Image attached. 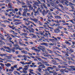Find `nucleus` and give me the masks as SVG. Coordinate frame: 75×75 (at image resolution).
Instances as JSON below:
<instances>
[{
  "label": "nucleus",
  "instance_id": "f257e3e1",
  "mask_svg": "<svg viewBox=\"0 0 75 75\" xmlns=\"http://www.w3.org/2000/svg\"><path fill=\"white\" fill-rule=\"evenodd\" d=\"M37 1H38V2H36L35 3H34L33 4H34V5H35V6H38V7H40L39 4H42V3L41 2V1L39 0H37Z\"/></svg>",
  "mask_w": 75,
  "mask_h": 75
},
{
  "label": "nucleus",
  "instance_id": "f03ea898",
  "mask_svg": "<svg viewBox=\"0 0 75 75\" xmlns=\"http://www.w3.org/2000/svg\"><path fill=\"white\" fill-rule=\"evenodd\" d=\"M59 2L60 3H62V4H63V5H64L65 4L66 6H68V4L66 2H64V1H65V0H61V1H60V0H59ZM64 3L65 4H64Z\"/></svg>",
  "mask_w": 75,
  "mask_h": 75
},
{
  "label": "nucleus",
  "instance_id": "7ed1b4c3",
  "mask_svg": "<svg viewBox=\"0 0 75 75\" xmlns=\"http://www.w3.org/2000/svg\"><path fill=\"white\" fill-rule=\"evenodd\" d=\"M54 33L56 34H58L60 33V30L58 29V28H57L55 29L54 30Z\"/></svg>",
  "mask_w": 75,
  "mask_h": 75
},
{
  "label": "nucleus",
  "instance_id": "20e7f679",
  "mask_svg": "<svg viewBox=\"0 0 75 75\" xmlns=\"http://www.w3.org/2000/svg\"><path fill=\"white\" fill-rule=\"evenodd\" d=\"M14 46L15 47H16V50H18V48H19V45H18V44L17 43L15 45H14Z\"/></svg>",
  "mask_w": 75,
  "mask_h": 75
},
{
  "label": "nucleus",
  "instance_id": "39448f33",
  "mask_svg": "<svg viewBox=\"0 0 75 75\" xmlns=\"http://www.w3.org/2000/svg\"><path fill=\"white\" fill-rule=\"evenodd\" d=\"M41 47L42 51L43 52H45V47L42 46H41Z\"/></svg>",
  "mask_w": 75,
  "mask_h": 75
},
{
  "label": "nucleus",
  "instance_id": "423d86ee",
  "mask_svg": "<svg viewBox=\"0 0 75 75\" xmlns=\"http://www.w3.org/2000/svg\"><path fill=\"white\" fill-rule=\"evenodd\" d=\"M8 7L10 8H13V7H12V4L11 3H9L8 4Z\"/></svg>",
  "mask_w": 75,
  "mask_h": 75
},
{
  "label": "nucleus",
  "instance_id": "0eeeda50",
  "mask_svg": "<svg viewBox=\"0 0 75 75\" xmlns=\"http://www.w3.org/2000/svg\"><path fill=\"white\" fill-rule=\"evenodd\" d=\"M69 6H74V4L72 3L71 2H69L68 5Z\"/></svg>",
  "mask_w": 75,
  "mask_h": 75
},
{
  "label": "nucleus",
  "instance_id": "6e6552de",
  "mask_svg": "<svg viewBox=\"0 0 75 75\" xmlns=\"http://www.w3.org/2000/svg\"><path fill=\"white\" fill-rule=\"evenodd\" d=\"M59 70L60 71V72H62L61 73V74H64V69H59Z\"/></svg>",
  "mask_w": 75,
  "mask_h": 75
},
{
  "label": "nucleus",
  "instance_id": "1a4fd4ad",
  "mask_svg": "<svg viewBox=\"0 0 75 75\" xmlns=\"http://www.w3.org/2000/svg\"><path fill=\"white\" fill-rule=\"evenodd\" d=\"M55 18H56V19H59L61 18V17L58 16H54Z\"/></svg>",
  "mask_w": 75,
  "mask_h": 75
},
{
  "label": "nucleus",
  "instance_id": "9d476101",
  "mask_svg": "<svg viewBox=\"0 0 75 75\" xmlns=\"http://www.w3.org/2000/svg\"><path fill=\"white\" fill-rule=\"evenodd\" d=\"M42 13L43 16H45V13H46V11H45L44 10H43V11L42 12Z\"/></svg>",
  "mask_w": 75,
  "mask_h": 75
},
{
  "label": "nucleus",
  "instance_id": "9b49d317",
  "mask_svg": "<svg viewBox=\"0 0 75 75\" xmlns=\"http://www.w3.org/2000/svg\"><path fill=\"white\" fill-rule=\"evenodd\" d=\"M40 67H42L43 68H45V67L44 66V64H41V65H40L38 68H40Z\"/></svg>",
  "mask_w": 75,
  "mask_h": 75
},
{
  "label": "nucleus",
  "instance_id": "f8f14e48",
  "mask_svg": "<svg viewBox=\"0 0 75 75\" xmlns=\"http://www.w3.org/2000/svg\"><path fill=\"white\" fill-rule=\"evenodd\" d=\"M26 3H27V5H28V7H29V8H30L31 7V4H30V3H29V2Z\"/></svg>",
  "mask_w": 75,
  "mask_h": 75
},
{
  "label": "nucleus",
  "instance_id": "ddd939ff",
  "mask_svg": "<svg viewBox=\"0 0 75 75\" xmlns=\"http://www.w3.org/2000/svg\"><path fill=\"white\" fill-rule=\"evenodd\" d=\"M42 4L44 6V8H45V9H46V10H48V8H47V6H45V4L44 3H42Z\"/></svg>",
  "mask_w": 75,
  "mask_h": 75
},
{
  "label": "nucleus",
  "instance_id": "4468645a",
  "mask_svg": "<svg viewBox=\"0 0 75 75\" xmlns=\"http://www.w3.org/2000/svg\"><path fill=\"white\" fill-rule=\"evenodd\" d=\"M5 65L7 67H11V64L9 63H7V64H5Z\"/></svg>",
  "mask_w": 75,
  "mask_h": 75
},
{
  "label": "nucleus",
  "instance_id": "2eb2a0df",
  "mask_svg": "<svg viewBox=\"0 0 75 75\" xmlns=\"http://www.w3.org/2000/svg\"><path fill=\"white\" fill-rule=\"evenodd\" d=\"M35 14H37L38 15H40V13H39V11H38V10H37V11L35 12Z\"/></svg>",
  "mask_w": 75,
  "mask_h": 75
},
{
  "label": "nucleus",
  "instance_id": "dca6fc26",
  "mask_svg": "<svg viewBox=\"0 0 75 75\" xmlns=\"http://www.w3.org/2000/svg\"><path fill=\"white\" fill-rule=\"evenodd\" d=\"M11 51L13 53L15 52V48L14 47L12 48V49L11 50Z\"/></svg>",
  "mask_w": 75,
  "mask_h": 75
},
{
  "label": "nucleus",
  "instance_id": "f3484780",
  "mask_svg": "<svg viewBox=\"0 0 75 75\" xmlns=\"http://www.w3.org/2000/svg\"><path fill=\"white\" fill-rule=\"evenodd\" d=\"M58 5L60 7H61V8H64V6H62V5L61 4H59Z\"/></svg>",
  "mask_w": 75,
  "mask_h": 75
},
{
  "label": "nucleus",
  "instance_id": "a211bd4d",
  "mask_svg": "<svg viewBox=\"0 0 75 75\" xmlns=\"http://www.w3.org/2000/svg\"><path fill=\"white\" fill-rule=\"evenodd\" d=\"M33 21H34L36 23H37V22H38V19L35 18L33 19Z\"/></svg>",
  "mask_w": 75,
  "mask_h": 75
},
{
  "label": "nucleus",
  "instance_id": "6ab92c4d",
  "mask_svg": "<svg viewBox=\"0 0 75 75\" xmlns=\"http://www.w3.org/2000/svg\"><path fill=\"white\" fill-rule=\"evenodd\" d=\"M25 25H30V23H27V22L26 21H25Z\"/></svg>",
  "mask_w": 75,
  "mask_h": 75
},
{
  "label": "nucleus",
  "instance_id": "aec40b11",
  "mask_svg": "<svg viewBox=\"0 0 75 75\" xmlns=\"http://www.w3.org/2000/svg\"><path fill=\"white\" fill-rule=\"evenodd\" d=\"M64 71H65V72H68L69 71V69L67 68L66 69H64Z\"/></svg>",
  "mask_w": 75,
  "mask_h": 75
},
{
  "label": "nucleus",
  "instance_id": "412c9836",
  "mask_svg": "<svg viewBox=\"0 0 75 75\" xmlns=\"http://www.w3.org/2000/svg\"><path fill=\"white\" fill-rule=\"evenodd\" d=\"M22 72L24 73V74H26V73H27V71L23 69Z\"/></svg>",
  "mask_w": 75,
  "mask_h": 75
},
{
  "label": "nucleus",
  "instance_id": "4be33fe9",
  "mask_svg": "<svg viewBox=\"0 0 75 75\" xmlns=\"http://www.w3.org/2000/svg\"><path fill=\"white\" fill-rule=\"evenodd\" d=\"M21 23H22V22L18 23V22H16L14 24H15V25H19V24H21Z\"/></svg>",
  "mask_w": 75,
  "mask_h": 75
},
{
  "label": "nucleus",
  "instance_id": "5701e85b",
  "mask_svg": "<svg viewBox=\"0 0 75 75\" xmlns=\"http://www.w3.org/2000/svg\"><path fill=\"white\" fill-rule=\"evenodd\" d=\"M69 49H70V50H69V51L70 52H74V50H73L72 49H71V48L69 47Z\"/></svg>",
  "mask_w": 75,
  "mask_h": 75
},
{
  "label": "nucleus",
  "instance_id": "b1692460",
  "mask_svg": "<svg viewBox=\"0 0 75 75\" xmlns=\"http://www.w3.org/2000/svg\"><path fill=\"white\" fill-rule=\"evenodd\" d=\"M69 21H70V22H71L72 24H75V22H73L72 20H70Z\"/></svg>",
  "mask_w": 75,
  "mask_h": 75
},
{
  "label": "nucleus",
  "instance_id": "393cba45",
  "mask_svg": "<svg viewBox=\"0 0 75 75\" xmlns=\"http://www.w3.org/2000/svg\"><path fill=\"white\" fill-rule=\"evenodd\" d=\"M57 28L58 29H62V28H63V27L59 26H58Z\"/></svg>",
  "mask_w": 75,
  "mask_h": 75
},
{
  "label": "nucleus",
  "instance_id": "a878e982",
  "mask_svg": "<svg viewBox=\"0 0 75 75\" xmlns=\"http://www.w3.org/2000/svg\"><path fill=\"white\" fill-rule=\"evenodd\" d=\"M22 8H28V6H27V5H23L22 6Z\"/></svg>",
  "mask_w": 75,
  "mask_h": 75
},
{
  "label": "nucleus",
  "instance_id": "bb28decb",
  "mask_svg": "<svg viewBox=\"0 0 75 75\" xmlns=\"http://www.w3.org/2000/svg\"><path fill=\"white\" fill-rule=\"evenodd\" d=\"M47 51H49V52H50L49 53H51V52H53L51 50H50V49H47Z\"/></svg>",
  "mask_w": 75,
  "mask_h": 75
},
{
  "label": "nucleus",
  "instance_id": "cd10ccee",
  "mask_svg": "<svg viewBox=\"0 0 75 75\" xmlns=\"http://www.w3.org/2000/svg\"><path fill=\"white\" fill-rule=\"evenodd\" d=\"M24 16H25V17L26 16V13L25 12H23V16L24 17Z\"/></svg>",
  "mask_w": 75,
  "mask_h": 75
},
{
  "label": "nucleus",
  "instance_id": "c85d7f7f",
  "mask_svg": "<svg viewBox=\"0 0 75 75\" xmlns=\"http://www.w3.org/2000/svg\"><path fill=\"white\" fill-rule=\"evenodd\" d=\"M51 61L52 63H57L56 61H55V60H52Z\"/></svg>",
  "mask_w": 75,
  "mask_h": 75
},
{
  "label": "nucleus",
  "instance_id": "c756f323",
  "mask_svg": "<svg viewBox=\"0 0 75 75\" xmlns=\"http://www.w3.org/2000/svg\"><path fill=\"white\" fill-rule=\"evenodd\" d=\"M65 43H66V44H68L69 45H71V43H69L68 42H65Z\"/></svg>",
  "mask_w": 75,
  "mask_h": 75
},
{
  "label": "nucleus",
  "instance_id": "7c9ffc66",
  "mask_svg": "<svg viewBox=\"0 0 75 75\" xmlns=\"http://www.w3.org/2000/svg\"><path fill=\"white\" fill-rule=\"evenodd\" d=\"M54 59L55 60H57V61H59V62H61V60H60L59 59L57 58H54Z\"/></svg>",
  "mask_w": 75,
  "mask_h": 75
},
{
  "label": "nucleus",
  "instance_id": "2f4dec72",
  "mask_svg": "<svg viewBox=\"0 0 75 75\" xmlns=\"http://www.w3.org/2000/svg\"><path fill=\"white\" fill-rule=\"evenodd\" d=\"M43 44L44 45H45V46H46V47H48V44H47L46 43H43Z\"/></svg>",
  "mask_w": 75,
  "mask_h": 75
},
{
  "label": "nucleus",
  "instance_id": "473e14b6",
  "mask_svg": "<svg viewBox=\"0 0 75 75\" xmlns=\"http://www.w3.org/2000/svg\"><path fill=\"white\" fill-rule=\"evenodd\" d=\"M0 65H1V67H4V64L3 63H1L0 64Z\"/></svg>",
  "mask_w": 75,
  "mask_h": 75
},
{
  "label": "nucleus",
  "instance_id": "72a5a7b5",
  "mask_svg": "<svg viewBox=\"0 0 75 75\" xmlns=\"http://www.w3.org/2000/svg\"><path fill=\"white\" fill-rule=\"evenodd\" d=\"M55 8L57 9L58 11H62V10L60 9H59V8L57 7H55Z\"/></svg>",
  "mask_w": 75,
  "mask_h": 75
},
{
  "label": "nucleus",
  "instance_id": "f704fd0d",
  "mask_svg": "<svg viewBox=\"0 0 75 75\" xmlns=\"http://www.w3.org/2000/svg\"><path fill=\"white\" fill-rule=\"evenodd\" d=\"M49 40L50 41H52V42H54L55 40L53 39H50Z\"/></svg>",
  "mask_w": 75,
  "mask_h": 75
},
{
  "label": "nucleus",
  "instance_id": "c9c22d12",
  "mask_svg": "<svg viewBox=\"0 0 75 75\" xmlns=\"http://www.w3.org/2000/svg\"><path fill=\"white\" fill-rule=\"evenodd\" d=\"M20 45H24L25 47H27V45H26L25 44H24V43H21V44H20Z\"/></svg>",
  "mask_w": 75,
  "mask_h": 75
},
{
  "label": "nucleus",
  "instance_id": "e433bc0d",
  "mask_svg": "<svg viewBox=\"0 0 75 75\" xmlns=\"http://www.w3.org/2000/svg\"><path fill=\"white\" fill-rule=\"evenodd\" d=\"M14 74H18L19 75H20V73L18 72L17 71H15L14 72Z\"/></svg>",
  "mask_w": 75,
  "mask_h": 75
},
{
  "label": "nucleus",
  "instance_id": "4c0bfd02",
  "mask_svg": "<svg viewBox=\"0 0 75 75\" xmlns=\"http://www.w3.org/2000/svg\"><path fill=\"white\" fill-rule=\"evenodd\" d=\"M6 55H7V54H2V55L1 56V57H3V56H6Z\"/></svg>",
  "mask_w": 75,
  "mask_h": 75
},
{
  "label": "nucleus",
  "instance_id": "58836bf2",
  "mask_svg": "<svg viewBox=\"0 0 75 75\" xmlns=\"http://www.w3.org/2000/svg\"><path fill=\"white\" fill-rule=\"evenodd\" d=\"M26 14L27 16H29V17H30V16H31V14L30 13H26Z\"/></svg>",
  "mask_w": 75,
  "mask_h": 75
},
{
  "label": "nucleus",
  "instance_id": "ea45409f",
  "mask_svg": "<svg viewBox=\"0 0 75 75\" xmlns=\"http://www.w3.org/2000/svg\"><path fill=\"white\" fill-rule=\"evenodd\" d=\"M41 46H40L39 45V46L38 47V49H39V50H41Z\"/></svg>",
  "mask_w": 75,
  "mask_h": 75
},
{
  "label": "nucleus",
  "instance_id": "a19ab883",
  "mask_svg": "<svg viewBox=\"0 0 75 75\" xmlns=\"http://www.w3.org/2000/svg\"><path fill=\"white\" fill-rule=\"evenodd\" d=\"M42 4H43L42 3V4H40L41 5H40V6H41L42 9H44V7L42 6Z\"/></svg>",
  "mask_w": 75,
  "mask_h": 75
},
{
  "label": "nucleus",
  "instance_id": "79ce46f5",
  "mask_svg": "<svg viewBox=\"0 0 75 75\" xmlns=\"http://www.w3.org/2000/svg\"><path fill=\"white\" fill-rule=\"evenodd\" d=\"M35 51H36V52H38L39 51H41V50H37V49H35Z\"/></svg>",
  "mask_w": 75,
  "mask_h": 75
},
{
  "label": "nucleus",
  "instance_id": "37998d69",
  "mask_svg": "<svg viewBox=\"0 0 75 75\" xmlns=\"http://www.w3.org/2000/svg\"><path fill=\"white\" fill-rule=\"evenodd\" d=\"M20 63L21 64H22V65H25V63H24V62H20Z\"/></svg>",
  "mask_w": 75,
  "mask_h": 75
},
{
  "label": "nucleus",
  "instance_id": "c03bdc74",
  "mask_svg": "<svg viewBox=\"0 0 75 75\" xmlns=\"http://www.w3.org/2000/svg\"><path fill=\"white\" fill-rule=\"evenodd\" d=\"M24 10L25 11V12H27V11H28V9L27 8H25L24 9Z\"/></svg>",
  "mask_w": 75,
  "mask_h": 75
},
{
  "label": "nucleus",
  "instance_id": "a18cd8bd",
  "mask_svg": "<svg viewBox=\"0 0 75 75\" xmlns=\"http://www.w3.org/2000/svg\"><path fill=\"white\" fill-rule=\"evenodd\" d=\"M25 50H27V51H30L28 48L27 47H25Z\"/></svg>",
  "mask_w": 75,
  "mask_h": 75
},
{
  "label": "nucleus",
  "instance_id": "49530a36",
  "mask_svg": "<svg viewBox=\"0 0 75 75\" xmlns=\"http://www.w3.org/2000/svg\"><path fill=\"white\" fill-rule=\"evenodd\" d=\"M0 38H1V40H5L4 38H4V37H2L1 36H0Z\"/></svg>",
  "mask_w": 75,
  "mask_h": 75
},
{
  "label": "nucleus",
  "instance_id": "de8ad7c7",
  "mask_svg": "<svg viewBox=\"0 0 75 75\" xmlns=\"http://www.w3.org/2000/svg\"><path fill=\"white\" fill-rule=\"evenodd\" d=\"M14 21H21V20L18 19H15Z\"/></svg>",
  "mask_w": 75,
  "mask_h": 75
},
{
  "label": "nucleus",
  "instance_id": "09e8293b",
  "mask_svg": "<svg viewBox=\"0 0 75 75\" xmlns=\"http://www.w3.org/2000/svg\"><path fill=\"white\" fill-rule=\"evenodd\" d=\"M33 7L35 8H37V6H35V5H34V4H33Z\"/></svg>",
  "mask_w": 75,
  "mask_h": 75
},
{
  "label": "nucleus",
  "instance_id": "8fccbe9b",
  "mask_svg": "<svg viewBox=\"0 0 75 75\" xmlns=\"http://www.w3.org/2000/svg\"><path fill=\"white\" fill-rule=\"evenodd\" d=\"M18 58H21V57H22V55H18Z\"/></svg>",
  "mask_w": 75,
  "mask_h": 75
},
{
  "label": "nucleus",
  "instance_id": "3c124183",
  "mask_svg": "<svg viewBox=\"0 0 75 75\" xmlns=\"http://www.w3.org/2000/svg\"><path fill=\"white\" fill-rule=\"evenodd\" d=\"M54 22L56 23H59V21L58 20H57L56 21H54Z\"/></svg>",
  "mask_w": 75,
  "mask_h": 75
},
{
  "label": "nucleus",
  "instance_id": "603ef678",
  "mask_svg": "<svg viewBox=\"0 0 75 75\" xmlns=\"http://www.w3.org/2000/svg\"><path fill=\"white\" fill-rule=\"evenodd\" d=\"M50 69H51V70H53V69H54V68L51 67H48Z\"/></svg>",
  "mask_w": 75,
  "mask_h": 75
},
{
  "label": "nucleus",
  "instance_id": "864d4df0",
  "mask_svg": "<svg viewBox=\"0 0 75 75\" xmlns=\"http://www.w3.org/2000/svg\"><path fill=\"white\" fill-rule=\"evenodd\" d=\"M28 68H24L23 69L27 71V70H28Z\"/></svg>",
  "mask_w": 75,
  "mask_h": 75
},
{
  "label": "nucleus",
  "instance_id": "5fc2aeb1",
  "mask_svg": "<svg viewBox=\"0 0 75 75\" xmlns=\"http://www.w3.org/2000/svg\"><path fill=\"white\" fill-rule=\"evenodd\" d=\"M33 9V7H30L29 8V10H32Z\"/></svg>",
  "mask_w": 75,
  "mask_h": 75
},
{
  "label": "nucleus",
  "instance_id": "6e6d98bb",
  "mask_svg": "<svg viewBox=\"0 0 75 75\" xmlns=\"http://www.w3.org/2000/svg\"><path fill=\"white\" fill-rule=\"evenodd\" d=\"M36 74H38V75H42L41 73H40L38 72H36Z\"/></svg>",
  "mask_w": 75,
  "mask_h": 75
},
{
  "label": "nucleus",
  "instance_id": "4d7b16f0",
  "mask_svg": "<svg viewBox=\"0 0 75 75\" xmlns=\"http://www.w3.org/2000/svg\"><path fill=\"white\" fill-rule=\"evenodd\" d=\"M34 71L33 69H29V72H33Z\"/></svg>",
  "mask_w": 75,
  "mask_h": 75
},
{
  "label": "nucleus",
  "instance_id": "13d9d810",
  "mask_svg": "<svg viewBox=\"0 0 75 75\" xmlns=\"http://www.w3.org/2000/svg\"><path fill=\"white\" fill-rule=\"evenodd\" d=\"M24 54H28V52H27V51L25 50Z\"/></svg>",
  "mask_w": 75,
  "mask_h": 75
},
{
  "label": "nucleus",
  "instance_id": "bf43d9fd",
  "mask_svg": "<svg viewBox=\"0 0 75 75\" xmlns=\"http://www.w3.org/2000/svg\"><path fill=\"white\" fill-rule=\"evenodd\" d=\"M38 70L39 71V72H41V69L40 68L38 69Z\"/></svg>",
  "mask_w": 75,
  "mask_h": 75
},
{
  "label": "nucleus",
  "instance_id": "052dcab7",
  "mask_svg": "<svg viewBox=\"0 0 75 75\" xmlns=\"http://www.w3.org/2000/svg\"><path fill=\"white\" fill-rule=\"evenodd\" d=\"M4 13L5 15H6V16H7L8 15V13H7L6 11L4 12Z\"/></svg>",
  "mask_w": 75,
  "mask_h": 75
},
{
  "label": "nucleus",
  "instance_id": "680f3d73",
  "mask_svg": "<svg viewBox=\"0 0 75 75\" xmlns=\"http://www.w3.org/2000/svg\"><path fill=\"white\" fill-rule=\"evenodd\" d=\"M40 19H41V21H44V19H43V18L42 17H41L40 18Z\"/></svg>",
  "mask_w": 75,
  "mask_h": 75
},
{
  "label": "nucleus",
  "instance_id": "e2e57ef3",
  "mask_svg": "<svg viewBox=\"0 0 75 75\" xmlns=\"http://www.w3.org/2000/svg\"><path fill=\"white\" fill-rule=\"evenodd\" d=\"M58 68H62V66H61L60 65H58Z\"/></svg>",
  "mask_w": 75,
  "mask_h": 75
},
{
  "label": "nucleus",
  "instance_id": "0e129e2a",
  "mask_svg": "<svg viewBox=\"0 0 75 75\" xmlns=\"http://www.w3.org/2000/svg\"><path fill=\"white\" fill-rule=\"evenodd\" d=\"M71 8L72 9V10H74V7L73 6H71Z\"/></svg>",
  "mask_w": 75,
  "mask_h": 75
},
{
  "label": "nucleus",
  "instance_id": "69168bd1",
  "mask_svg": "<svg viewBox=\"0 0 75 75\" xmlns=\"http://www.w3.org/2000/svg\"><path fill=\"white\" fill-rule=\"evenodd\" d=\"M11 69L13 71H14V68L13 67H11Z\"/></svg>",
  "mask_w": 75,
  "mask_h": 75
},
{
  "label": "nucleus",
  "instance_id": "338daca9",
  "mask_svg": "<svg viewBox=\"0 0 75 75\" xmlns=\"http://www.w3.org/2000/svg\"><path fill=\"white\" fill-rule=\"evenodd\" d=\"M21 4H22L23 5H25V3H24V2L22 1L21 2Z\"/></svg>",
  "mask_w": 75,
  "mask_h": 75
},
{
  "label": "nucleus",
  "instance_id": "774afa93",
  "mask_svg": "<svg viewBox=\"0 0 75 75\" xmlns=\"http://www.w3.org/2000/svg\"><path fill=\"white\" fill-rule=\"evenodd\" d=\"M69 71H73L72 69H69Z\"/></svg>",
  "mask_w": 75,
  "mask_h": 75
}]
</instances>
